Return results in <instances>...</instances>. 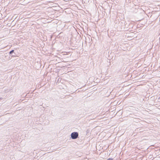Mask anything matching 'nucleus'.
<instances>
[{"instance_id": "f03ea898", "label": "nucleus", "mask_w": 160, "mask_h": 160, "mask_svg": "<svg viewBox=\"0 0 160 160\" xmlns=\"http://www.w3.org/2000/svg\"><path fill=\"white\" fill-rule=\"evenodd\" d=\"M13 53H14V50H11V51H10L9 52V54H12Z\"/></svg>"}, {"instance_id": "f257e3e1", "label": "nucleus", "mask_w": 160, "mask_h": 160, "mask_svg": "<svg viewBox=\"0 0 160 160\" xmlns=\"http://www.w3.org/2000/svg\"><path fill=\"white\" fill-rule=\"evenodd\" d=\"M71 136L72 139H76L78 137V133L77 132H73L71 133Z\"/></svg>"}, {"instance_id": "7ed1b4c3", "label": "nucleus", "mask_w": 160, "mask_h": 160, "mask_svg": "<svg viewBox=\"0 0 160 160\" xmlns=\"http://www.w3.org/2000/svg\"><path fill=\"white\" fill-rule=\"evenodd\" d=\"M13 55H12L11 57H15L16 56V54L14 52V53H13Z\"/></svg>"}, {"instance_id": "20e7f679", "label": "nucleus", "mask_w": 160, "mask_h": 160, "mask_svg": "<svg viewBox=\"0 0 160 160\" xmlns=\"http://www.w3.org/2000/svg\"><path fill=\"white\" fill-rule=\"evenodd\" d=\"M107 160H113V159L112 158H109Z\"/></svg>"}]
</instances>
